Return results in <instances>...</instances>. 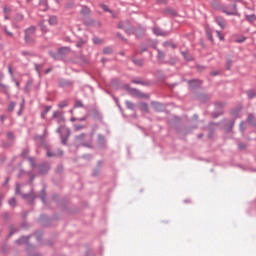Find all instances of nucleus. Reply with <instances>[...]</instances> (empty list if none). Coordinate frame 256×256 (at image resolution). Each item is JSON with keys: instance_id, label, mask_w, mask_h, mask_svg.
I'll use <instances>...</instances> for the list:
<instances>
[{"instance_id": "f257e3e1", "label": "nucleus", "mask_w": 256, "mask_h": 256, "mask_svg": "<svg viewBox=\"0 0 256 256\" xmlns=\"http://www.w3.org/2000/svg\"><path fill=\"white\" fill-rule=\"evenodd\" d=\"M222 11L225 15H237V6L233 4L229 7H223Z\"/></svg>"}, {"instance_id": "f03ea898", "label": "nucleus", "mask_w": 256, "mask_h": 256, "mask_svg": "<svg viewBox=\"0 0 256 256\" xmlns=\"http://www.w3.org/2000/svg\"><path fill=\"white\" fill-rule=\"evenodd\" d=\"M33 33H35V27H30L25 31V41L27 43H30L31 40L29 39V37H31V35H33Z\"/></svg>"}, {"instance_id": "7ed1b4c3", "label": "nucleus", "mask_w": 256, "mask_h": 256, "mask_svg": "<svg viewBox=\"0 0 256 256\" xmlns=\"http://www.w3.org/2000/svg\"><path fill=\"white\" fill-rule=\"evenodd\" d=\"M52 119H58V123H62L65 121L63 114L60 111H56L53 113Z\"/></svg>"}, {"instance_id": "20e7f679", "label": "nucleus", "mask_w": 256, "mask_h": 256, "mask_svg": "<svg viewBox=\"0 0 256 256\" xmlns=\"http://www.w3.org/2000/svg\"><path fill=\"white\" fill-rule=\"evenodd\" d=\"M216 23L221 27V29H225V19L222 17H216Z\"/></svg>"}, {"instance_id": "39448f33", "label": "nucleus", "mask_w": 256, "mask_h": 256, "mask_svg": "<svg viewBox=\"0 0 256 256\" xmlns=\"http://www.w3.org/2000/svg\"><path fill=\"white\" fill-rule=\"evenodd\" d=\"M189 85L192 86V87H199V86H201V81H199V80H191L189 82Z\"/></svg>"}, {"instance_id": "423d86ee", "label": "nucleus", "mask_w": 256, "mask_h": 256, "mask_svg": "<svg viewBox=\"0 0 256 256\" xmlns=\"http://www.w3.org/2000/svg\"><path fill=\"white\" fill-rule=\"evenodd\" d=\"M40 9H41L42 11H47V1H46V0H42V1L40 2Z\"/></svg>"}, {"instance_id": "0eeeda50", "label": "nucleus", "mask_w": 256, "mask_h": 256, "mask_svg": "<svg viewBox=\"0 0 256 256\" xmlns=\"http://www.w3.org/2000/svg\"><path fill=\"white\" fill-rule=\"evenodd\" d=\"M49 25H57V17L51 16L48 20Z\"/></svg>"}, {"instance_id": "6e6552de", "label": "nucleus", "mask_w": 256, "mask_h": 256, "mask_svg": "<svg viewBox=\"0 0 256 256\" xmlns=\"http://www.w3.org/2000/svg\"><path fill=\"white\" fill-rule=\"evenodd\" d=\"M159 61H163L165 59V53L161 50H158V55H157Z\"/></svg>"}, {"instance_id": "1a4fd4ad", "label": "nucleus", "mask_w": 256, "mask_h": 256, "mask_svg": "<svg viewBox=\"0 0 256 256\" xmlns=\"http://www.w3.org/2000/svg\"><path fill=\"white\" fill-rule=\"evenodd\" d=\"M140 109H141L142 111H146V113H149V107H148L147 104H145V103H141V104H140Z\"/></svg>"}, {"instance_id": "9d476101", "label": "nucleus", "mask_w": 256, "mask_h": 256, "mask_svg": "<svg viewBox=\"0 0 256 256\" xmlns=\"http://www.w3.org/2000/svg\"><path fill=\"white\" fill-rule=\"evenodd\" d=\"M246 19L250 22L253 23V21H256V16L254 14L246 16Z\"/></svg>"}, {"instance_id": "9b49d317", "label": "nucleus", "mask_w": 256, "mask_h": 256, "mask_svg": "<svg viewBox=\"0 0 256 256\" xmlns=\"http://www.w3.org/2000/svg\"><path fill=\"white\" fill-rule=\"evenodd\" d=\"M103 53H105V55H110V53H113V48L106 47L104 48Z\"/></svg>"}, {"instance_id": "f8f14e48", "label": "nucleus", "mask_w": 256, "mask_h": 256, "mask_svg": "<svg viewBox=\"0 0 256 256\" xmlns=\"http://www.w3.org/2000/svg\"><path fill=\"white\" fill-rule=\"evenodd\" d=\"M247 95L249 99H253L254 97H256V92L254 90H250L247 92Z\"/></svg>"}, {"instance_id": "ddd939ff", "label": "nucleus", "mask_w": 256, "mask_h": 256, "mask_svg": "<svg viewBox=\"0 0 256 256\" xmlns=\"http://www.w3.org/2000/svg\"><path fill=\"white\" fill-rule=\"evenodd\" d=\"M126 107L127 109H135V104L131 101H126Z\"/></svg>"}, {"instance_id": "4468645a", "label": "nucleus", "mask_w": 256, "mask_h": 256, "mask_svg": "<svg viewBox=\"0 0 256 256\" xmlns=\"http://www.w3.org/2000/svg\"><path fill=\"white\" fill-rule=\"evenodd\" d=\"M153 31L155 35H165V32H162V30L159 28H154Z\"/></svg>"}, {"instance_id": "2eb2a0df", "label": "nucleus", "mask_w": 256, "mask_h": 256, "mask_svg": "<svg viewBox=\"0 0 256 256\" xmlns=\"http://www.w3.org/2000/svg\"><path fill=\"white\" fill-rule=\"evenodd\" d=\"M164 47H172V49H175L177 46L175 45V44H173V43H169V42H165L164 43Z\"/></svg>"}, {"instance_id": "dca6fc26", "label": "nucleus", "mask_w": 256, "mask_h": 256, "mask_svg": "<svg viewBox=\"0 0 256 256\" xmlns=\"http://www.w3.org/2000/svg\"><path fill=\"white\" fill-rule=\"evenodd\" d=\"M75 131H81V129H85V125H74Z\"/></svg>"}, {"instance_id": "f3484780", "label": "nucleus", "mask_w": 256, "mask_h": 256, "mask_svg": "<svg viewBox=\"0 0 256 256\" xmlns=\"http://www.w3.org/2000/svg\"><path fill=\"white\" fill-rule=\"evenodd\" d=\"M101 8L103 9V11H106L107 13H111L110 9H109V6L105 5V4H102L101 5Z\"/></svg>"}, {"instance_id": "a211bd4d", "label": "nucleus", "mask_w": 256, "mask_h": 256, "mask_svg": "<svg viewBox=\"0 0 256 256\" xmlns=\"http://www.w3.org/2000/svg\"><path fill=\"white\" fill-rule=\"evenodd\" d=\"M81 13H82V15H89V8L84 7V8L81 10Z\"/></svg>"}, {"instance_id": "6ab92c4d", "label": "nucleus", "mask_w": 256, "mask_h": 256, "mask_svg": "<svg viewBox=\"0 0 256 256\" xmlns=\"http://www.w3.org/2000/svg\"><path fill=\"white\" fill-rule=\"evenodd\" d=\"M23 19H24V16L22 15V14H18L17 16H16V21L19 23V22H21V21H23Z\"/></svg>"}, {"instance_id": "aec40b11", "label": "nucleus", "mask_w": 256, "mask_h": 256, "mask_svg": "<svg viewBox=\"0 0 256 256\" xmlns=\"http://www.w3.org/2000/svg\"><path fill=\"white\" fill-rule=\"evenodd\" d=\"M40 27H41V31L43 33H47V27L45 26V24L43 22L40 24Z\"/></svg>"}, {"instance_id": "412c9836", "label": "nucleus", "mask_w": 256, "mask_h": 256, "mask_svg": "<svg viewBox=\"0 0 256 256\" xmlns=\"http://www.w3.org/2000/svg\"><path fill=\"white\" fill-rule=\"evenodd\" d=\"M58 107H59L60 109H63V107H67V101H62V102H60L59 105H58Z\"/></svg>"}, {"instance_id": "4be33fe9", "label": "nucleus", "mask_w": 256, "mask_h": 256, "mask_svg": "<svg viewBox=\"0 0 256 256\" xmlns=\"http://www.w3.org/2000/svg\"><path fill=\"white\" fill-rule=\"evenodd\" d=\"M93 41H94L95 45H101V43H102L101 39H99L98 37H95L93 39Z\"/></svg>"}, {"instance_id": "5701e85b", "label": "nucleus", "mask_w": 256, "mask_h": 256, "mask_svg": "<svg viewBox=\"0 0 256 256\" xmlns=\"http://www.w3.org/2000/svg\"><path fill=\"white\" fill-rule=\"evenodd\" d=\"M15 109V103L11 102L9 105H8V111H13Z\"/></svg>"}, {"instance_id": "b1692460", "label": "nucleus", "mask_w": 256, "mask_h": 256, "mask_svg": "<svg viewBox=\"0 0 256 256\" xmlns=\"http://www.w3.org/2000/svg\"><path fill=\"white\" fill-rule=\"evenodd\" d=\"M29 240V238L27 237H22L18 240V243H27V241Z\"/></svg>"}, {"instance_id": "393cba45", "label": "nucleus", "mask_w": 256, "mask_h": 256, "mask_svg": "<svg viewBox=\"0 0 256 256\" xmlns=\"http://www.w3.org/2000/svg\"><path fill=\"white\" fill-rule=\"evenodd\" d=\"M15 203H16L15 198H11V199L9 200V205H10L11 207H15Z\"/></svg>"}, {"instance_id": "a878e982", "label": "nucleus", "mask_w": 256, "mask_h": 256, "mask_svg": "<svg viewBox=\"0 0 256 256\" xmlns=\"http://www.w3.org/2000/svg\"><path fill=\"white\" fill-rule=\"evenodd\" d=\"M216 34H217V37L220 39V41H223L224 37L221 34V32H219V30H216Z\"/></svg>"}, {"instance_id": "bb28decb", "label": "nucleus", "mask_w": 256, "mask_h": 256, "mask_svg": "<svg viewBox=\"0 0 256 256\" xmlns=\"http://www.w3.org/2000/svg\"><path fill=\"white\" fill-rule=\"evenodd\" d=\"M49 111H51V107L47 106L46 109H45V112L42 113V117H45V115H47V113H49Z\"/></svg>"}, {"instance_id": "cd10ccee", "label": "nucleus", "mask_w": 256, "mask_h": 256, "mask_svg": "<svg viewBox=\"0 0 256 256\" xmlns=\"http://www.w3.org/2000/svg\"><path fill=\"white\" fill-rule=\"evenodd\" d=\"M253 119H254L253 114H249L247 118L248 123H253Z\"/></svg>"}, {"instance_id": "c85d7f7f", "label": "nucleus", "mask_w": 256, "mask_h": 256, "mask_svg": "<svg viewBox=\"0 0 256 256\" xmlns=\"http://www.w3.org/2000/svg\"><path fill=\"white\" fill-rule=\"evenodd\" d=\"M75 107H83V102H81V100H77L75 103Z\"/></svg>"}, {"instance_id": "c756f323", "label": "nucleus", "mask_w": 256, "mask_h": 256, "mask_svg": "<svg viewBox=\"0 0 256 256\" xmlns=\"http://www.w3.org/2000/svg\"><path fill=\"white\" fill-rule=\"evenodd\" d=\"M82 139H85V134H80L76 137V140L82 141Z\"/></svg>"}, {"instance_id": "7c9ffc66", "label": "nucleus", "mask_w": 256, "mask_h": 256, "mask_svg": "<svg viewBox=\"0 0 256 256\" xmlns=\"http://www.w3.org/2000/svg\"><path fill=\"white\" fill-rule=\"evenodd\" d=\"M238 147H239V149H247V144H245V143H240V144L238 145Z\"/></svg>"}, {"instance_id": "2f4dec72", "label": "nucleus", "mask_w": 256, "mask_h": 256, "mask_svg": "<svg viewBox=\"0 0 256 256\" xmlns=\"http://www.w3.org/2000/svg\"><path fill=\"white\" fill-rule=\"evenodd\" d=\"M207 37L210 41L213 42V34H211V32L207 31Z\"/></svg>"}, {"instance_id": "473e14b6", "label": "nucleus", "mask_w": 256, "mask_h": 256, "mask_svg": "<svg viewBox=\"0 0 256 256\" xmlns=\"http://www.w3.org/2000/svg\"><path fill=\"white\" fill-rule=\"evenodd\" d=\"M16 193L17 194L21 193V185L20 184H16Z\"/></svg>"}, {"instance_id": "72a5a7b5", "label": "nucleus", "mask_w": 256, "mask_h": 256, "mask_svg": "<svg viewBox=\"0 0 256 256\" xmlns=\"http://www.w3.org/2000/svg\"><path fill=\"white\" fill-rule=\"evenodd\" d=\"M5 33L6 35H8V37H12L13 36V33L9 32L7 28H5Z\"/></svg>"}, {"instance_id": "f704fd0d", "label": "nucleus", "mask_w": 256, "mask_h": 256, "mask_svg": "<svg viewBox=\"0 0 256 256\" xmlns=\"http://www.w3.org/2000/svg\"><path fill=\"white\" fill-rule=\"evenodd\" d=\"M83 45H85V41H80L77 43V47H82Z\"/></svg>"}, {"instance_id": "c9c22d12", "label": "nucleus", "mask_w": 256, "mask_h": 256, "mask_svg": "<svg viewBox=\"0 0 256 256\" xmlns=\"http://www.w3.org/2000/svg\"><path fill=\"white\" fill-rule=\"evenodd\" d=\"M243 41H245V37L240 38V39H237V40H236V43H243Z\"/></svg>"}, {"instance_id": "e433bc0d", "label": "nucleus", "mask_w": 256, "mask_h": 256, "mask_svg": "<svg viewBox=\"0 0 256 256\" xmlns=\"http://www.w3.org/2000/svg\"><path fill=\"white\" fill-rule=\"evenodd\" d=\"M183 57H185V59H187L188 61H191V58H187V52H182Z\"/></svg>"}, {"instance_id": "4c0bfd02", "label": "nucleus", "mask_w": 256, "mask_h": 256, "mask_svg": "<svg viewBox=\"0 0 256 256\" xmlns=\"http://www.w3.org/2000/svg\"><path fill=\"white\" fill-rule=\"evenodd\" d=\"M135 93H136V95H138V97H145V95L141 94V92H139L137 90H135Z\"/></svg>"}, {"instance_id": "58836bf2", "label": "nucleus", "mask_w": 256, "mask_h": 256, "mask_svg": "<svg viewBox=\"0 0 256 256\" xmlns=\"http://www.w3.org/2000/svg\"><path fill=\"white\" fill-rule=\"evenodd\" d=\"M4 11H5V13H10V12H11V8L5 7V8H4Z\"/></svg>"}, {"instance_id": "ea45409f", "label": "nucleus", "mask_w": 256, "mask_h": 256, "mask_svg": "<svg viewBox=\"0 0 256 256\" xmlns=\"http://www.w3.org/2000/svg\"><path fill=\"white\" fill-rule=\"evenodd\" d=\"M55 155H56V154H53V153H51V152H49V151L47 152V157H55Z\"/></svg>"}, {"instance_id": "a19ab883", "label": "nucleus", "mask_w": 256, "mask_h": 256, "mask_svg": "<svg viewBox=\"0 0 256 256\" xmlns=\"http://www.w3.org/2000/svg\"><path fill=\"white\" fill-rule=\"evenodd\" d=\"M87 117L79 118L78 121H86Z\"/></svg>"}, {"instance_id": "79ce46f5", "label": "nucleus", "mask_w": 256, "mask_h": 256, "mask_svg": "<svg viewBox=\"0 0 256 256\" xmlns=\"http://www.w3.org/2000/svg\"><path fill=\"white\" fill-rule=\"evenodd\" d=\"M9 139H13V133H8Z\"/></svg>"}, {"instance_id": "37998d69", "label": "nucleus", "mask_w": 256, "mask_h": 256, "mask_svg": "<svg viewBox=\"0 0 256 256\" xmlns=\"http://www.w3.org/2000/svg\"><path fill=\"white\" fill-rule=\"evenodd\" d=\"M22 197H23L24 199H28L29 195H28V194H24V195H22Z\"/></svg>"}, {"instance_id": "c03bdc74", "label": "nucleus", "mask_w": 256, "mask_h": 256, "mask_svg": "<svg viewBox=\"0 0 256 256\" xmlns=\"http://www.w3.org/2000/svg\"><path fill=\"white\" fill-rule=\"evenodd\" d=\"M240 129H241L242 131H244V129H243V122L240 123Z\"/></svg>"}, {"instance_id": "a18cd8bd", "label": "nucleus", "mask_w": 256, "mask_h": 256, "mask_svg": "<svg viewBox=\"0 0 256 256\" xmlns=\"http://www.w3.org/2000/svg\"><path fill=\"white\" fill-rule=\"evenodd\" d=\"M118 27H119L120 29H123V23H120V24L118 25Z\"/></svg>"}, {"instance_id": "49530a36", "label": "nucleus", "mask_w": 256, "mask_h": 256, "mask_svg": "<svg viewBox=\"0 0 256 256\" xmlns=\"http://www.w3.org/2000/svg\"><path fill=\"white\" fill-rule=\"evenodd\" d=\"M9 73H13V69L9 66Z\"/></svg>"}, {"instance_id": "de8ad7c7", "label": "nucleus", "mask_w": 256, "mask_h": 256, "mask_svg": "<svg viewBox=\"0 0 256 256\" xmlns=\"http://www.w3.org/2000/svg\"><path fill=\"white\" fill-rule=\"evenodd\" d=\"M1 121H5V116L0 117Z\"/></svg>"}, {"instance_id": "09e8293b", "label": "nucleus", "mask_w": 256, "mask_h": 256, "mask_svg": "<svg viewBox=\"0 0 256 256\" xmlns=\"http://www.w3.org/2000/svg\"><path fill=\"white\" fill-rule=\"evenodd\" d=\"M71 121L73 122V121H78V119L77 118H71Z\"/></svg>"}, {"instance_id": "8fccbe9b", "label": "nucleus", "mask_w": 256, "mask_h": 256, "mask_svg": "<svg viewBox=\"0 0 256 256\" xmlns=\"http://www.w3.org/2000/svg\"><path fill=\"white\" fill-rule=\"evenodd\" d=\"M57 131H58V133H61V128H58V130H57Z\"/></svg>"}, {"instance_id": "3c124183", "label": "nucleus", "mask_w": 256, "mask_h": 256, "mask_svg": "<svg viewBox=\"0 0 256 256\" xmlns=\"http://www.w3.org/2000/svg\"><path fill=\"white\" fill-rule=\"evenodd\" d=\"M135 63H137V64L141 65V63H139V62H137V61H135Z\"/></svg>"}, {"instance_id": "603ef678", "label": "nucleus", "mask_w": 256, "mask_h": 256, "mask_svg": "<svg viewBox=\"0 0 256 256\" xmlns=\"http://www.w3.org/2000/svg\"><path fill=\"white\" fill-rule=\"evenodd\" d=\"M23 54H24V55H27V53H26V52H23Z\"/></svg>"}, {"instance_id": "864d4df0", "label": "nucleus", "mask_w": 256, "mask_h": 256, "mask_svg": "<svg viewBox=\"0 0 256 256\" xmlns=\"http://www.w3.org/2000/svg\"><path fill=\"white\" fill-rule=\"evenodd\" d=\"M42 201H45V198L42 197Z\"/></svg>"}, {"instance_id": "5fc2aeb1", "label": "nucleus", "mask_w": 256, "mask_h": 256, "mask_svg": "<svg viewBox=\"0 0 256 256\" xmlns=\"http://www.w3.org/2000/svg\"><path fill=\"white\" fill-rule=\"evenodd\" d=\"M134 83H139V82H137V81H134Z\"/></svg>"}, {"instance_id": "6e6d98bb", "label": "nucleus", "mask_w": 256, "mask_h": 256, "mask_svg": "<svg viewBox=\"0 0 256 256\" xmlns=\"http://www.w3.org/2000/svg\"><path fill=\"white\" fill-rule=\"evenodd\" d=\"M16 85H19V82H17Z\"/></svg>"}, {"instance_id": "4d7b16f0", "label": "nucleus", "mask_w": 256, "mask_h": 256, "mask_svg": "<svg viewBox=\"0 0 256 256\" xmlns=\"http://www.w3.org/2000/svg\"><path fill=\"white\" fill-rule=\"evenodd\" d=\"M56 1H60V0H56Z\"/></svg>"}]
</instances>
